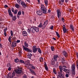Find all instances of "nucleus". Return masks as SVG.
I'll use <instances>...</instances> for the list:
<instances>
[{"label":"nucleus","instance_id":"19","mask_svg":"<svg viewBox=\"0 0 78 78\" xmlns=\"http://www.w3.org/2000/svg\"><path fill=\"white\" fill-rule=\"evenodd\" d=\"M63 30L64 33H66V32H67V29H66V27H63Z\"/></svg>","mask_w":78,"mask_h":78},{"label":"nucleus","instance_id":"46","mask_svg":"<svg viewBox=\"0 0 78 78\" xmlns=\"http://www.w3.org/2000/svg\"><path fill=\"white\" fill-rule=\"evenodd\" d=\"M59 69L60 71V73H62V68L59 67Z\"/></svg>","mask_w":78,"mask_h":78},{"label":"nucleus","instance_id":"48","mask_svg":"<svg viewBox=\"0 0 78 78\" xmlns=\"http://www.w3.org/2000/svg\"><path fill=\"white\" fill-rule=\"evenodd\" d=\"M73 75H75V70H72Z\"/></svg>","mask_w":78,"mask_h":78},{"label":"nucleus","instance_id":"21","mask_svg":"<svg viewBox=\"0 0 78 78\" xmlns=\"http://www.w3.org/2000/svg\"><path fill=\"white\" fill-rule=\"evenodd\" d=\"M37 50L38 52H39V53L40 54H42V50H41V49L40 48H37Z\"/></svg>","mask_w":78,"mask_h":78},{"label":"nucleus","instance_id":"5","mask_svg":"<svg viewBox=\"0 0 78 78\" xmlns=\"http://www.w3.org/2000/svg\"><path fill=\"white\" fill-rule=\"evenodd\" d=\"M8 12L9 16H10L11 17H13V14L12 13V12H11V9H9L8 10Z\"/></svg>","mask_w":78,"mask_h":78},{"label":"nucleus","instance_id":"38","mask_svg":"<svg viewBox=\"0 0 78 78\" xmlns=\"http://www.w3.org/2000/svg\"><path fill=\"white\" fill-rule=\"evenodd\" d=\"M55 61H51V64H52V65H54L55 64Z\"/></svg>","mask_w":78,"mask_h":78},{"label":"nucleus","instance_id":"3","mask_svg":"<svg viewBox=\"0 0 78 78\" xmlns=\"http://www.w3.org/2000/svg\"><path fill=\"white\" fill-rule=\"evenodd\" d=\"M23 47L25 51H29L30 52H32V51L31 50L27 48H26L25 47V46L23 45Z\"/></svg>","mask_w":78,"mask_h":78},{"label":"nucleus","instance_id":"6","mask_svg":"<svg viewBox=\"0 0 78 78\" xmlns=\"http://www.w3.org/2000/svg\"><path fill=\"white\" fill-rule=\"evenodd\" d=\"M62 53L63 54V55L66 58H67V57L68 56V54L66 51H63L62 52Z\"/></svg>","mask_w":78,"mask_h":78},{"label":"nucleus","instance_id":"37","mask_svg":"<svg viewBox=\"0 0 78 78\" xmlns=\"http://www.w3.org/2000/svg\"><path fill=\"white\" fill-rule=\"evenodd\" d=\"M16 19L17 17H16V16H14L12 18V20L15 21V20H16Z\"/></svg>","mask_w":78,"mask_h":78},{"label":"nucleus","instance_id":"14","mask_svg":"<svg viewBox=\"0 0 78 78\" xmlns=\"http://www.w3.org/2000/svg\"><path fill=\"white\" fill-rule=\"evenodd\" d=\"M20 5H22V6L23 7H25V6H26V4H25V3L24 2H23V1H21V3H20Z\"/></svg>","mask_w":78,"mask_h":78},{"label":"nucleus","instance_id":"2","mask_svg":"<svg viewBox=\"0 0 78 78\" xmlns=\"http://www.w3.org/2000/svg\"><path fill=\"white\" fill-rule=\"evenodd\" d=\"M56 12L57 17L58 19H59L60 17H61V11H60L59 9H58Z\"/></svg>","mask_w":78,"mask_h":78},{"label":"nucleus","instance_id":"34","mask_svg":"<svg viewBox=\"0 0 78 78\" xmlns=\"http://www.w3.org/2000/svg\"><path fill=\"white\" fill-rule=\"evenodd\" d=\"M22 78H28V77H27V76L26 74H24L22 77Z\"/></svg>","mask_w":78,"mask_h":78},{"label":"nucleus","instance_id":"58","mask_svg":"<svg viewBox=\"0 0 78 78\" xmlns=\"http://www.w3.org/2000/svg\"><path fill=\"white\" fill-rule=\"evenodd\" d=\"M4 7L5 8H8V5H4Z\"/></svg>","mask_w":78,"mask_h":78},{"label":"nucleus","instance_id":"57","mask_svg":"<svg viewBox=\"0 0 78 78\" xmlns=\"http://www.w3.org/2000/svg\"><path fill=\"white\" fill-rule=\"evenodd\" d=\"M20 42V40H17V41H16V43H19V42Z\"/></svg>","mask_w":78,"mask_h":78},{"label":"nucleus","instance_id":"40","mask_svg":"<svg viewBox=\"0 0 78 78\" xmlns=\"http://www.w3.org/2000/svg\"><path fill=\"white\" fill-rule=\"evenodd\" d=\"M48 20H46L45 21V22L44 23V25H47V23H48Z\"/></svg>","mask_w":78,"mask_h":78},{"label":"nucleus","instance_id":"27","mask_svg":"<svg viewBox=\"0 0 78 78\" xmlns=\"http://www.w3.org/2000/svg\"><path fill=\"white\" fill-rule=\"evenodd\" d=\"M24 46H25L26 47H28V44L26 42V41L24 42Z\"/></svg>","mask_w":78,"mask_h":78},{"label":"nucleus","instance_id":"22","mask_svg":"<svg viewBox=\"0 0 78 78\" xmlns=\"http://www.w3.org/2000/svg\"><path fill=\"white\" fill-rule=\"evenodd\" d=\"M70 28L71 30H72L73 31H74V27H73V25H72V24H71L70 25Z\"/></svg>","mask_w":78,"mask_h":78},{"label":"nucleus","instance_id":"17","mask_svg":"<svg viewBox=\"0 0 78 78\" xmlns=\"http://www.w3.org/2000/svg\"><path fill=\"white\" fill-rule=\"evenodd\" d=\"M23 36H27L28 35V34H27V33L25 31H23Z\"/></svg>","mask_w":78,"mask_h":78},{"label":"nucleus","instance_id":"7","mask_svg":"<svg viewBox=\"0 0 78 78\" xmlns=\"http://www.w3.org/2000/svg\"><path fill=\"white\" fill-rule=\"evenodd\" d=\"M62 73H58V76L57 77H59L61 78H64V76Z\"/></svg>","mask_w":78,"mask_h":78},{"label":"nucleus","instance_id":"32","mask_svg":"<svg viewBox=\"0 0 78 78\" xmlns=\"http://www.w3.org/2000/svg\"><path fill=\"white\" fill-rule=\"evenodd\" d=\"M8 40L9 42H10V43L11 42V36H9V38L8 39Z\"/></svg>","mask_w":78,"mask_h":78},{"label":"nucleus","instance_id":"26","mask_svg":"<svg viewBox=\"0 0 78 78\" xmlns=\"http://www.w3.org/2000/svg\"><path fill=\"white\" fill-rule=\"evenodd\" d=\"M32 56V54L31 53L29 54L28 55V58L29 59H30Z\"/></svg>","mask_w":78,"mask_h":78},{"label":"nucleus","instance_id":"63","mask_svg":"<svg viewBox=\"0 0 78 78\" xmlns=\"http://www.w3.org/2000/svg\"><path fill=\"white\" fill-rule=\"evenodd\" d=\"M66 77H69V75H68V74H66Z\"/></svg>","mask_w":78,"mask_h":78},{"label":"nucleus","instance_id":"23","mask_svg":"<svg viewBox=\"0 0 78 78\" xmlns=\"http://www.w3.org/2000/svg\"><path fill=\"white\" fill-rule=\"evenodd\" d=\"M35 28V31L36 32H39V28L37 27H34Z\"/></svg>","mask_w":78,"mask_h":78},{"label":"nucleus","instance_id":"8","mask_svg":"<svg viewBox=\"0 0 78 78\" xmlns=\"http://www.w3.org/2000/svg\"><path fill=\"white\" fill-rule=\"evenodd\" d=\"M62 67V70L64 71V72H67H67H69V69H66V68H67L66 67V66H63ZM64 67H65V68H64Z\"/></svg>","mask_w":78,"mask_h":78},{"label":"nucleus","instance_id":"53","mask_svg":"<svg viewBox=\"0 0 78 78\" xmlns=\"http://www.w3.org/2000/svg\"><path fill=\"white\" fill-rule=\"evenodd\" d=\"M25 67L28 69H30V68L29 67V65H25Z\"/></svg>","mask_w":78,"mask_h":78},{"label":"nucleus","instance_id":"36","mask_svg":"<svg viewBox=\"0 0 78 78\" xmlns=\"http://www.w3.org/2000/svg\"><path fill=\"white\" fill-rule=\"evenodd\" d=\"M39 60H40V62H43V61H44V59H43V58L40 57L39 58Z\"/></svg>","mask_w":78,"mask_h":78},{"label":"nucleus","instance_id":"12","mask_svg":"<svg viewBox=\"0 0 78 78\" xmlns=\"http://www.w3.org/2000/svg\"><path fill=\"white\" fill-rule=\"evenodd\" d=\"M37 13L39 16H42V11H41L40 10L37 11Z\"/></svg>","mask_w":78,"mask_h":78},{"label":"nucleus","instance_id":"55","mask_svg":"<svg viewBox=\"0 0 78 78\" xmlns=\"http://www.w3.org/2000/svg\"><path fill=\"white\" fill-rule=\"evenodd\" d=\"M11 11L13 12H14V8H12Z\"/></svg>","mask_w":78,"mask_h":78},{"label":"nucleus","instance_id":"43","mask_svg":"<svg viewBox=\"0 0 78 78\" xmlns=\"http://www.w3.org/2000/svg\"><path fill=\"white\" fill-rule=\"evenodd\" d=\"M42 26V23H40L39 25L38 26V28H41Z\"/></svg>","mask_w":78,"mask_h":78},{"label":"nucleus","instance_id":"51","mask_svg":"<svg viewBox=\"0 0 78 78\" xmlns=\"http://www.w3.org/2000/svg\"><path fill=\"white\" fill-rule=\"evenodd\" d=\"M27 31L28 33H31V31H30V29H28L27 30Z\"/></svg>","mask_w":78,"mask_h":78},{"label":"nucleus","instance_id":"39","mask_svg":"<svg viewBox=\"0 0 78 78\" xmlns=\"http://www.w3.org/2000/svg\"><path fill=\"white\" fill-rule=\"evenodd\" d=\"M21 2L22 1H21V0H17V2L18 4H19V5H21L20 3H21Z\"/></svg>","mask_w":78,"mask_h":78},{"label":"nucleus","instance_id":"33","mask_svg":"<svg viewBox=\"0 0 78 78\" xmlns=\"http://www.w3.org/2000/svg\"><path fill=\"white\" fill-rule=\"evenodd\" d=\"M19 59L18 58H16L14 60V61L16 62H19Z\"/></svg>","mask_w":78,"mask_h":78},{"label":"nucleus","instance_id":"52","mask_svg":"<svg viewBox=\"0 0 78 78\" xmlns=\"http://www.w3.org/2000/svg\"><path fill=\"white\" fill-rule=\"evenodd\" d=\"M31 69H35L36 68H35V67H34V66H32L31 67Z\"/></svg>","mask_w":78,"mask_h":78},{"label":"nucleus","instance_id":"31","mask_svg":"<svg viewBox=\"0 0 78 78\" xmlns=\"http://www.w3.org/2000/svg\"><path fill=\"white\" fill-rule=\"evenodd\" d=\"M51 49L52 51H55V48L54 47V46H52L51 47Z\"/></svg>","mask_w":78,"mask_h":78},{"label":"nucleus","instance_id":"50","mask_svg":"<svg viewBox=\"0 0 78 78\" xmlns=\"http://www.w3.org/2000/svg\"><path fill=\"white\" fill-rule=\"evenodd\" d=\"M10 34L11 36H13V32H12V30L10 31Z\"/></svg>","mask_w":78,"mask_h":78},{"label":"nucleus","instance_id":"10","mask_svg":"<svg viewBox=\"0 0 78 78\" xmlns=\"http://www.w3.org/2000/svg\"><path fill=\"white\" fill-rule=\"evenodd\" d=\"M59 56L58 55H55L53 56L54 59V61H57V59L59 58Z\"/></svg>","mask_w":78,"mask_h":78},{"label":"nucleus","instance_id":"24","mask_svg":"<svg viewBox=\"0 0 78 78\" xmlns=\"http://www.w3.org/2000/svg\"><path fill=\"white\" fill-rule=\"evenodd\" d=\"M61 2H62V3H63V2H64V0H61L58 2L59 3H60V5H63V3H61Z\"/></svg>","mask_w":78,"mask_h":78},{"label":"nucleus","instance_id":"60","mask_svg":"<svg viewBox=\"0 0 78 78\" xmlns=\"http://www.w3.org/2000/svg\"><path fill=\"white\" fill-rule=\"evenodd\" d=\"M4 34L5 36H6V32H4Z\"/></svg>","mask_w":78,"mask_h":78},{"label":"nucleus","instance_id":"15","mask_svg":"<svg viewBox=\"0 0 78 78\" xmlns=\"http://www.w3.org/2000/svg\"><path fill=\"white\" fill-rule=\"evenodd\" d=\"M29 64H30L29 60H26L25 61V62H24L25 66L28 65H29Z\"/></svg>","mask_w":78,"mask_h":78},{"label":"nucleus","instance_id":"29","mask_svg":"<svg viewBox=\"0 0 78 78\" xmlns=\"http://www.w3.org/2000/svg\"><path fill=\"white\" fill-rule=\"evenodd\" d=\"M15 7L17 8H20V5L18 4H16L15 5Z\"/></svg>","mask_w":78,"mask_h":78},{"label":"nucleus","instance_id":"4","mask_svg":"<svg viewBox=\"0 0 78 78\" xmlns=\"http://www.w3.org/2000/svg\"><path fill=\"white\" fill-rule=\"evenodd\" d=\"M32 49L33 53H36V51H37V48L36 46L35 45L33 47Z\"/></svg>","mask_w":78,"mask_h":78},{"label":"nucleus","instance_id":"42","mask_svg":"<svg viewBox=\"0 0 78 78\" xmlns=\"http://www.w3.org/2000/svg\"><path fill=\"white\" fill-rule=\"evenodd\" d=\"M55 33L57 36H58V37H60V36H59V33H58V32H55Z\"/></svg>","mask_w":78,"mask_h":78},{"label":"nucleus","instance_id":"54","mask_svg":"<svg viewBox=\"0 0 78 78\" xmlns=\"http://www.w3.org/2000/svg\"><path fill=\"white\" fill-rule=\"evenodd\" d=\"M7 30H8V28H7L5 29L4 30V32H6V31H7Z\"/></svg>","mask_w":78,"mask_h":78},{"label":"nucleus","instance_id":"11","mask_svg":"<svg viewBox=\"0 0 78 78\" xmlns=\"http://www.w3.org/2000/svg\"><path fill=\"white\" fill-rule=\"evenodd\" d=\"M12 44V47H16V45H17V43L16 41H14L13 42Z\"/></svg>","mask_w":78,"mask_h":78},{"label":"nucleus","instance_id":"25","mask_svg":"<svg viewBox=\"0 0 78 78\" xmlns=\"http://www.w3.org/2000/svg\"><path fill=\"white\" fill-rule=\"evenodd\" d=\"M61 61H61L62 63L63 64H64V62H64L65 61V59H64V58H62Z\"/></svg>","mask_w":78,"mask_h":78},{"label":"nucleus","instance_id":"47","mask_svg":"<svg viewBox=\"0 0 78 78\" xmlns=\"http://www.w3.org/2000/svg\"><path fill=\"white\" fill-rule=\"evenodd\" d=\"M17 11H17V10H15L14 12V14H17Z\"/></svg>","mask_w":78,"mask_h":78},{"label":"nucleus","instance_id":"49","mask_svg":"<svg viewBox=\"0 0 78 78\" xmlns=\"http://www.w3.org/2000/svg\"><path fill=\"white\" fill-rule=\"evenodd\" d=\"M7 67H11V64H10V63H8L7 65Z\"/></svg>","mask_w":78,"mask_h":78},{"label":"nucleus","instance_id":"35","mask_svg":"<svg viewBox=\"0 0 78 78\" xmlns=\"http://www.w3.org/2000/svg\"><path fill=\"white\" fill-rule=\"evenodd\" d=\"M46 26H47L46 25H45L44 24L41 27L42 28V29H44V28H45Z\"/></svg>","mask_w":78,"mask_h":78},{"label":"nucleus","instance_id":"64","mask_svg":"<svg viewBox=\"0 0 78 78\" xmlns=\"http://www.w3.org/2000/svg\"><path fill=\"white\" fill-rule=\"evenodd\" d=\"M76 55L77 56V59H78V53H77Z\"/></svg>","mask_w":78,"mask_h":78},{"label":"nucleus","instance_id":"13","mask_svg":"<svg viewBox=\"0 0 78 78\" xmlns=\"http://www.w3.org/2000/svg\"><path fill=\"white\" fill-rule=\"evenodd\" d=\"M30 30L31 32L33 33H34L35 32V27H31L30 29Z\"/></svg>","mask_w":78,"mask_h":78},{"label":"nucleus","instance_id":"1","mask_svg":"<svg viewBox=\"0 0 78 78\" xmlns=\"http://www.w3.org/2000/svg\"><path fill=\"white\" fill-rule=\"evenodd\" d=\"M41 12L44 14H45L47 12V9L45 8V6L44 5H41Z\"/></svg>","mask_w":78,"mask_h":78},{"label":"nucleus","instance_id":"41","mask_svg":"<svg viewBox=\"0 0 78 78\" xmlns=\"http://www.w3.org/2000/svg\"><path fill=\"white\" fill-rule=\"evenodd\" d=\"M53 72L55 74H56V69L55 68L53 69Z\"/></svg>","mask_w":78,"mask_h":78},{"label":"nucleus","instance_id":"30","mask_svg":"<svg viewBox=\"0 0 78 78\" xmlns=\"http://www.w3.org/2000/svg\"><path fill=\"white\" fill-rule=\"evenodd\" d=\"M44 3L46 6H48V0H45L44 1Z\"/></svg>","mask_w":78,"mask_h":78},{"label":"nucleus","instance_id":"9","mask_svg":"<svg viewBox=\"0 0 78 78\" xmlns=\"http://www.w3.org/2000/svg\"><path fill=\"white\" fill-rule=\"evenodd\" d=\"M15 71L16 73H17L18 74H20L22 72V70H21V69H17Z\"/></svg>","mask_w":78,"mask_h":78},{"label":"nucleus","instance_id":"62","mask_svg":"<svg viewBox=\"0 0 78 78\" xmlns=\"http://www.w3.org/2000/svg\"><path fill=\"white\" fill-rule=\"evenodd\" d=\"M69 12H72V9H69Z\"/></svg>","mask_w":78,"mask_h":78},{"label":"nucleus","instance_id":"59","mask_svg":"<svg viewBox=\"0 0 78 78\" xmlns=\"http://www.w3.org/2000/svg\"><path fill=\"white\" fill-rule=\"evenodd\" d=\"M50 29L51 30H53V26H52L51 27Z\"/></svg>","mask_w":78,"mask_h":78},{"label":"nucleus","instance_id":"45","mask_svg":"<svg viewBox=\"0 0 78 78\" xmlns=\"http://www.w3.org/2000/svg\"><path fill=\"white\" fill-rule=\"evenodd\" d=\"M21 11H19L18 12V15H21Z\"/></svg>","mask_w":78,"mask_h":78},{"label":"nucleus","instance_id":"18","mask_svg":"<svg viewBox=\"0 0 78 78\" xmlns=\"http://www.w3.org/2000/svg\"><path fill=\"white\" fill-rule=\"evenodd\" d=\"M71 68L72 70H75V65L73 64L71 66Z\"/></svg>","mask_w":78,"mask_h":78},{"label":"nucleus","instance_id":"28","mask_svg":"<svg viewBox=\"0 0 78 78\" xmlns=\"http://www.w3.org/2000/svg\"><path fill=\"white\" fill-rule=\"evenodd\" d=\"M15 75H16V71H14L12 75V77L13 76H15Z\"/></svg>","mask_w":78,"mask_h":78},{"label":"nucleus","instance_id":"16","mask_svg":"<svg viewBox=\"0 0 78 78\" xmlns=\"http://www.w3.org/2000/svg\"><path fill=\"white\" fill-rule=\"evenodd\" d=\"M30 70L31 73L33 74V75H36V73H34V71L32 69H30Z\"/></svg>","mask_w":78,"mask_h":78},{"label":"nucleus","instance_id":"44","mask_svg":"<svg viewBox=\"0 0 78 78\" xmlns=\"http://www.w3.org/2000/svg\"><path fill=\"white\" fill-rule=\"evenodd\" d=\"M19 62H20L21 63H24V61H23L22 60H20Z\"/></svg>","mask_w":78,"mask_h":78},{"label":"nucleus","instance_id":"61","mask_svg":"<svg viewBox=\"0 0 78 78\" xmlns=\"http://www.w3.org/2000/svg\"><path fill=\"white\" fill-rule=\"evenodd\" d=\"M18 23L19 24H22V22L21 21H19V22H18Z\"/></svg>","mask_w":78,"mask_h":78},{"label":"nucleus","instance_id":"56","mask_svg":"<svg viewBox=\"0 0 78 78\" xmlns=\"http://www.w3.org/2000/svg\"><path fill=\"white\" fill-rule=\"evenodd\" d=\"M11 68L10 67H9V68L8 69V70L9 71H11Z\"/></svg>","mask_w":78,"mask_h":78},{"label":"nucleus","instance_id":"20","mask_svg":"<svg viewBox=\"0 0 78 78\" xmlns=\"http://www.w3.org/2000/svg\"><path fill=\"white\" fill-rule=\"evenodd\" d=\"M44 66L46 70H47V71H48V67L47 66V64H44Z\"/></svg>","mask_w":78,"mask_h":78}]
</instances>
